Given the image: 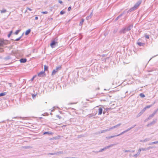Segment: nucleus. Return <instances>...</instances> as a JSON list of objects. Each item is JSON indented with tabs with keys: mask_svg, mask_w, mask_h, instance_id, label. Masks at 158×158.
Instances as JSON below:
<instances>
[{
	"mask_svg": "<svg viewBox=\"0 0 158 158\" xmlns=\"http://www.w3.org/2000/svg\"><path fill=\"white\" fill-rule=\"evenodd\" d=\"M142 2V0H139L134 5V6L128 10L127 11L128 13H130L132 11H133L135 10L139 6V5L141 4Z\"/></svg>",
	"mask_w": 158,
	"mask_h": 158,
	"instance_id": "1",
	"label": "nucleus"
},
{
	"mask_svg": "<svg viewBox=\"0 0 158 158\" xmlns=\"http://www.w3.org/2000/svg\"><path fill=\"white\" fill-rule=\"evenodd\" d=\"M121 123H119L115 126H114L112 127H110L109 128L107 129L106 130H102L101 131H100L99 132V134L102 133H105L108 131H110V130H112V129L115 128H116V127L120 126V125H121Z\"/></svg>",
	"mask_w": 158,
	"mask_h": 158,
	"instance_id": "2",
	"label": "nucleus"
},
{
	"mask_svg": "<svg viewBox=\"0 0 158 158\" xmlns=\"http://www.w3.org/2000/svg\"><path fill=\"white\" fill-rule=\"evenodd\" d=\"M57 40L58 39L57 38H55L52 41V42L50 44V46L52 48H54L56 46V45L58 44Z\"/></svg>",
	"mask_w": 158,
	"mask_h": 158,
	"instance_id": "3",
	"label": "nucleus"
},
{
	"mask_svg": "<svg viewBox=\"0 0 158 158\" xmlns=\"http://www.w3.org/2000/svg\"><path fill=\"white\" fill-rule=\"evenodd\" d=\"M61 68V66L57 67L55 69H54L53 70L52 73V75H54L56 74V73L58 72V70L59 69H60Z\"/></svg>",
	"mask_w": 158,
	"mask_h": 158,
	"instance_id": "4",
	"label": "nucleus"
},
{
	"mask_svg": "<svg viewBox=\"0 0 158 158\" xmlns=\"http://www.w3.org/2000/svg\"><path fill=\"white\" fill-rule=\"evenodd\" d=\"M127 28L126 27H125L124 28H122L120 31H119V33L120 34H125L127 31H128V30H127Z\"/></svg>",
	"mask_w": 158,
	"mask_h": 158,
	"instance_id": "5",
	"label": "nucleus"
},
{
	"mask_svg": "<svg viewBox=\"0 0 158 158\" xmlns=\"http://www.w3.org/2000/svg\"><path fill=\"white\" fill-rule=\"evenodd\" d=\"M45 75V73L44 71H42L38 73V76L40 77H42Z\"/></svg>",
	"mask_w": 158,
	"mask_h": 158,
	"instance_id": "6",
	"label": "nucleus"
},
{
	"mask_svg": "<svg viewBox=\"0 0 158 158\" xmlns=\"http://www.w3.org/2000/svg\"><path fill=\"white\" fill-rule=\"evenodd\" d=\"M133 27V25L131 24L129 26H128L127 27H127V30H128V31H129L131 30V29Z\"/></svg>",
	"mask_w": 158,
	"mask_h": 158,
	"instance_id": "7",
	"label": "nucleus"
},
{
	"mask_svg": "<svg viewBox=\"0 0 158 158\" xmlns=\"http://www.w3.org/2000/svg\"><path fill=\"white\" fill-rule=\"evenodd\" d=\"M93 15V11H92L91 12V13H90V15L89 16H87L86 17V19L88 20H89L91 18Z\"/></svg>",
	"mask_w": 158,
	"mask_h": 158,
	"instance_id": "8",
	"label": "nucleus"
},
{
	"mask_svg": "<svg viewBox=\"0 0 158 158\" xmlns=\"http://www.w3.org/2000/svg\"><path fill=\"white\" fill-rule=\"evenodd\" d=\"M140 153V150L139 149L138 152L136 154H135L133 155V156L135 158H136L139 155Z\"/></svg>",
	"mask_w": 158,
	"mask_h": 158,
	"instance_id": "9",
	"label": "nucleus"
},
{
	"mask_svg": "<svg viewBox=\"0 0 158 158\" xmlns=\"http://www.w3.org/2000/svg\"><path fill=\"white\" fill-rule=\"evenodd\" d=\"M27 60L26 58H21L20 60L21 63H24L26 62Z\"/></svg>",
	"mask_w": 158,
	"mask_h": 158,
	"instance_id": "10",
	"label": "nucleus"
},
{
	"mask_svg": "<svg viewBox=\"0 0 158 158\" xmlns=\"http://www.w3.org/2000/svg\"><path fill=\"white\" fill-rule=\"evenodd\" d=\"M156 123V121H155V120H153L152 122H151L150 123L148 124H147V126L148 127H149L150 126H151L153 124H155V123Z\"/></svg>",
	"mask_w": 158,
	"mask_h": 158,
	"instance_id": "11",
	"label": "nucleus"
},
{
	"mask_svg": "<svg viewBox=\"0 0 158 158\" xmlns=\"http://www.w3.org/2000/svg\"><path fill=\"white\" fill-rule=\"evenodd\" d=\"M156 113H157L156 111L155 110L152 114L150 115L149 116V118H152L154 116V115L156 114Z\"/></svg>",
	"mask_w": 158,
	"mask_h": 158,
	"instance_id": "12",
	"label": "nucleus"
},
{
	"mask_svg": "<svg viewBox=\"0 0 158 158\" xmlns=\"http://www.w3.org/2000/svg\"><path fill=\"white\" fill-rule=\"evenodd\" d=\"M52 134H53V133H52L51 131H46V132H44L43 133V135H46V134H48V135H52Z\"/></svg>",
	"mask_w": 158,
	"mask_h": 158,
	"instance_id": "13",
	"label": "nucleus"
},
{
	"mask_svg": "<svg viewBox=\"0 0 158 158\" xmlns=\"http://www.w3.org/2000/svg\"><path fill=\"white\" fill-rule=\"evenodd\" d=\"M102 112V109L101 108H99L98 109V114L100 115H101Z\"/></svg>",
	"mask_w": 158,
	"mask_h": 158,
	"instance_id": "14",
	"label": "nucleus"
},
{
	"mask_svg": "<svg viewBox=\"0 0 158 158\" xmlns=\"http://www.w3.org/2000/svg\"><path fill=\"white\" fill-rule=\"evenodd\" d=\"M137 44H138L139 46H143L145 45L144 43H142L141 42H138L137 43Z\"/></svg>",
	"mask_w": 158,
	"mask_h": 158,
	"instance_id": "15",
	"label": "nucleus"
},
{
	"mask_svg": "<svg viewBox=\"0 0 158 158\" xmlns=\"http://www.w3.org/2000/svg\"><path fill=\"white\" fill-rule=\"evenodd\" d=\"M31 31V30L30 29H29L28 30H27L26 32H25V34L26 35H28Z\"/></svg>",
	"mask_w": 158,
	"mask_h": 158,
	"instance_id": "16",
	"label": "nucleus"
},
{
	"mask_svg": "<svg viewBox=\"0 0 158 158\" xmlns=\"http://www.w3.org/2000/svg\"><path fill=\"white\" fill-rule=\"evenodd\" d=\"M84 19H81V21L80 22V23H79V25L80 26H82V25L83 24V23H84Z\"/></svg>",
	"mask_w": 158,
	"mask_h": 158,
	"instance_id": "17",
	"label": "nucleus"
},
{
	"mask_svg": "<svg viewBox=\"0 0 158 158\" xmlns=\"http://www.w3.org/2000/svg\"><path fill=\"white\" fill-rule=\"evenodd\" d=\"M151 139L150 138H147L145 139H144L143 140V142H146L147 141H148L149 140H150Z\"/></svg>",
	"mask_w": 158,
	"mask_h": 158,
	"instance_id": "18",
	"label": "nucleus"
},
{
	"mask_svg": "<svg viewBox=\"0 0 158 158\" xmlns=\"http://www.w3.org/2000/svg\"><path fill=\"white\" fill-rule=\"evenodd\" d=\"M156 143H158V141H155V142H151V143H148V144L151 145L153 144H156Z\"/></svg>",
	"mask_w": 158,
	"mask_h": 158,
	"instance_id": "19",
	"label": "nucleus"
},
{
	"mask_svg": "<svg viewBox=\"0 0 158 158\" xmlns=\"http://www.w3.org/2000/svg\"><path fill=\"white\" fill-rule=\"evenodd\" d=\"M6 92H3L0 94V97L4 96L6 95Z\"/></svg>",
	"mask_w": 158,
	"mask_h": 158,
	"instance_id": "20",
	"label": "nucleus"
},
{
	"mask_svg": "<svg viewBox=\"0 0 158 158\" xmlns=\"http://www.w3.org/2000/svg\"><path fill=\"white\" fill-rule=\"evenodd\" d=\"M48 67L46 65L44 66V71L48 70Z\"/></svg>",
	"mask_w": 158,
	"mask_h": 158,
	"instance_id": "21",
	"label": "nucleus"
},
{
	"mask_svg": "<svg viewBox=\"0 0 158 158\" xmlns=\"http://www.w3.org/2000/svg\"><path fill=\"white\" fill-rule=\"evenodd\" d=\"M139 95L141 98H144L145 97V95L144 94H143V93H140L139 94Z\"/></svg>",
	"mask_w": 158,
	"mask_h": 158,
	"instance_id": "22",
	"label": "nucleus"
},
{
	"mask_svg": "<svg viewBox=\"0 0 158 158\" xmlns=\"http://www.w3.org/2000/svg\"><path fill=\"white\" fill-rule=\"evenodd\" d=\"M6 11H6V10L3 9H2V10H1V13H5V12H6Z\"/></svg>",
	"mask_w": 158,
	"mask_h": 158,
	"instance_id": "23",
	"label": "nucleus"
},
{
	"mask_svg": "<svg viewBox=\"0 0 158 158\" xmlns=\"http://www.w3.org/2000/svg\"><path fill=\"white\" fill-rule=\"evenodd\" d=\"M10 59V57L9 56H7L4 58V59H5L6 60H9Z\"/></svg>",
	"mask_w": 158,
	"mask_h": 158,
	"instance_id": "24",
	"label": "nucleus"
},
{
	"mask_svg": "<svg viewBox=\"0 0 158 158\" xmlns=\"http://www.w3.org/2000/svg\"><path fill=\"white\" fill-rule=\"evenodd\" d=\"M126 132H125V131H123L120 134H118V135H116V137L117 136H119L120 135H121L123 134H124V133H126Z\"/></svg>",
	"mask_w": 158,
	"mask_h": 158,
	"instance_id": "25",
	"label": "nucleus"
},
{
	"mask_svg": "<svg viewBox=\"0 0 158 158\" xmlns=\"http://www.w3.org/2000/svg\"><path fill=\"white\" fill-rule=\"evenodd\" d=\"M143 113H142L141 112H140L137 115L136 117L137 118L139 117L140 116H141Z\"/></svg>",
	"mask_w": 158,
	"mask_h": 158,
	"instance_id": "26",
	"label": "nucleus"
},
{
	"mask_svg": "<svg viewBox=\"0 0 158 158\" xmlns=\"http://www.w3.org/2000/svg\"><path fill=\"white\" fill-rule=\"evenodd\" d=\"M48 155H57V153H56V152L50 153L48 154Z\"/></svg>",
	"mask_w": 158,
	"mask_h": 158,
	"instance_id": "27",
	"label": "nucleus"
},
{
	"mask_svg": "<svg viewBox=\"0 0 158 158\" xmlns=\"http://www.w3.org/2000/svg\"><path fill=\"white\" fill-rule=\"evenodd\" d=\"M13 32L12 31H10V33L8 35V37H10Z\"/></svg>",
	"mask_w": 158,
	"mask_h": 158,
	"instance_id": "28",
	"label": "nucleus"
},
{
	"mask_svg": "<svg viewBox=\"0 0 158 158\" xmlns=\"http://www.w3.org/2000/svg\"><path fill=\"white\" fill-rule=\"evenodd\" d=\"M152 105H150L147 106H145V108H146V109H147L150 108L151 106H152Z\"/></svg>",
	"mask_w": 158,
	"mask_h": 158,
	"instance_id": "29",
	"label": "nucleus"
},
{
	"mask_svg": "<svg viewBox=\"0 0 158 158\" xmlns=\"http://www.w3.org/2000/svg\"><path fill=\"white\" fill-rule=\"evenodd\" d=\"M124 12H125V11L123 12L120 15H119L118 16V18H119L120 17H121L122 16H123L124 14Z\"/></svg>",
	"mask_w": 158,
	"mask_h": 158,
	"instance_id": "30",
	"label": "nucleus"
},
{
	"mask_svg": "<svg viewBox=\"0 0 158 158\" xmlns=\"http://www.w3.org/2000/svg\"><path fill=\"white\" fill-rule=\"evenodd\" d=\"M124 12H125V11L123 12L120 15H119L118 16V18H119L120 17H121L122 16H123L124 14Z\"/></svg>",
	"mask_w": 158,
	"mask_h": 158,
	"instance_id": "31",
	"label": "nucleus"
},
{
	"mask_svg": "<svg viewBox=\"0 0 158 158\" xmlns=\"http://www.w3.org/2000/svg\"><path fill=\"white\" fill-rule=\"evenodd\" d=\"M124 12H125V11L123 12L120 15H119L118 16V18H119L120 17H121L122 16H123L124 14Z\"/></svg>",
	"mask_w": 158,
	"mask_h": 158,
	"instance_id": "32",
	"label": "nucleus"
},
{
	"mask_svg": "<svg viewBox=\"0 0 158 158\" xmlns=\"http://www.w3.org/2000/svg\"><path fill=\"white\" fill-rule=\"evenodd\" d=\"M56 153H57V155L59 154H63V152L62 151H60L56 152Z\"/></svg>",
	"mask_w": 158,
	"mask_h": 158,
	"instance_id": "33",
	"label": "nucleus"
},
{
	"mask_svg": "<svg viewBox=\"0 0 158 158\" xmlns=\"http://www.w3.org/2000/svg\"><path fill=\"white\" fill-rule=\"evenodd\" d=\"M60 136L59 135H58L56 137H53V139H59Z\"/></svg>",
	"mask_w": 158,
	"mask_h": 158,
	"instance_id": "34",
	"label": "nucleus"
},
{
	"mask_svg": "<svg viewBox=\"0 0 158 158\" xmlns=\"http://www.w3.org/2000/svg\"><path fill=\"white\" fill-rule=\"evenodd\" d=\"M20 31V30H17L15 32V35H18L19 33V32Z\"/></svg>",
	"mask_w": 158,
	"mask_h": 158,
	"instance_id": "35",
	"label": "nucleus"
},
{
	"mask_svg": "<svg viewBox=\"0 0 158 158\" xmlns=\"http://www.w3.org/2000/svg\"><path fill=\"white\" fill-rule=\"evenodd\" d=\"M147 109L145 108V107H144L143 109L141 111V112H142V113H143L145 111V110Z\"/></svg>",
	"mask_w": 158,
	"mask_h": 158,
	"instance_id": "36",
	"label": "nucleus"
},
{
	"mask_svg": "<svg viewBox=\"0 0 158 158\" xmlns=\"http://www.w3.org/2000/svg\"><path fill=\"white\" fill-rule=\"evenodd\" d=\"M147 109L145 108V107H144L143 109L141 111V112H142V113H143L145 111V110Z\"/></svg>",
	"mask_w": 158,
	"mask_h": 158,
	"instance_id": "37",
	"label": "nucleus"
},
{
	"mask_svg": "<svg viewBox=\"0 0 158 158\" xmlns=\"http://www.w3.org/2000/svg\"><path fill=\"white\" fill-rule=\"evenodd\" d=\"M116 137V135H113V136H110L108 137H106V138H108V139H110V138H112L113 137Z\"/></svg>",
	"mask_w": 158,
	"mask_h": 158,
	"instance_id": "38",
	"label": "nucleus"
},
{
	"mask_svg": "<svg viewBox=\"0 0 158 158\" xmlns=\"http://www.w3.org/2000/svg\"><path fill=\"white\" fill-rule=\"evenodd\" d=\"M139 149H140V151H146L147 150V149H146V148H139Z\"/></svg>",
	"mask_w": 158,
	"mask_h": 158,
	"instance_id": "39",
	"label": "nucleus"
},
{
	"mask_svg": "<svg viewBox=\"0 0 158 158\" xmlns=\"http://www.w3.org/2000/svg\"><path fill=\"white\" fill-rule=\"evenodd\" d=\"M65 13V12L63 10H61L60 12V15H62Z\"/></svg>",
	"mask_w": 158,
	"mask_h": 158,
	"instance_id": "40",
	"label": "nucleus"
},
{
	"mask_svg": "<svg viewBox=\"0 0 158 158\" xmlns=\"http://www.w3.org/2000/svg\"><path fill=\"white\" fill-rule=\"evenodd\" d=\"M153 148V147H152L150 146V147H148L146 149H147V150H148L150 149H152V148Z\"/></svg>",
	"mask_w": 158,
	"mask_h": 158,
	"instance_id": "41",
	"label": "nucleus"
},
{
	"mask_svg": "<svg viewBox=\"0 0 158 158\" xmlns=\"http://www.w3.org/2000/svg\"><path fill=\"white\" fill-rule=\"evenodd\" d=\"M56 117H57L58 118H59V119H61V116H60L59 115H56Z\"/></svg>",
	"mask_w": 158,
	"mask_h": 158,
	"instance_id": "42",
	"label": "nucleus"
},
{
	"mask_svg": "<svg viewBox=\"0 0 158 158\" xmlns=\"http://www.w3.org/2000/svg\"><path fill=\"white\" fill-rule=\"evenodd\" d=\"M23 148H26V149L30 148H31V147L30 146H26L24 147Z\"/></svg>",
	"mask_w": 158,
	"mask_h": 158,
	"instance_id": "43",
	"label": "nucleus"
},
{
	"mask_svg": "<svg viewBox=\"0 0 158 158\" xmlns=\"http://www.w3.org/2000/svg\"><path fill=\"white\" fill-rule=\"evenodd\" d=\"M41 13L43 14H47L48 13V12L47 11H43L41 12Z\"/></svg>",
	"mask_w": 158,
	"mask_h": 158,
	"instance_id": "44",
	"label": "nucleus"
},
{
	"mask_svg": "<svg viewBox=\"0 0 158 158\" xmlns=\"http://www.w3.org/2000/svg\"><path fill=\"white\" fill-rule=\"evenodd\" d=\"M21 39V37H19L17 39H15V41H19Z\"/></svg>",
	"mask_w": 158,
	"mask_h": 158,
	"instance_id": "45",
	"label": "nucleus"
},
{
	"mask_svg": "<svg viewBox=\"0 0 158 158\" xmlns=\"http://www.w3.org/2000/svg\"><path fill=\"white\" fill-rule=\"evenodd\" d=\"M131 130V129L130 127V128H129L128 129H127L126 130H125V131L126 132L129 131Z\"/></svg>",
	"mask_w": 158,
	"mask_h": 158,
	"instance_id": "46",
	"label": "nucleus"
},
{
	"mask_svg": "<svg viewBox=\"0 0 158 158\" xmlns=\"http://www.w3.org/2000/svg\"><path fill=\"white\" fill-rule=\"evenodd\" d=\"M105 150V149H104V148H103L101 149L98 152H102L103 151H104Z\"/></svg>",
	"mask_w": 158,
	"mask_h": 158,
	"instance_id": "47",
	"label": "nucleus"
},
{
	"mask_svg": "<svg viewBox=\"0 0 158 158\" xmlns=\"http://www.w3.org/2000/svg\"><path fill=\"white\" fill-rule=\"evenodd\" d=\"M123 151H124V152H130V150H123Z\"/></svg>",
	"mask_w": 158,
	"mask_h": 158,
	"instance_id": "48",
	"label": "nucleus"
},
{
	"mask_svg": "<svg viewBox=\"0 0 158 158\" xmlns=\"http://www.w3.org/2000/svg\"><path fill=\"white\" fill-rule=\"evenodd\" d=\"M150 118H149V117L147 119H146L145 120V122H146V121H148V120H149Z\"/></svg>",
	"mask_w": 158,
	"mask_h": 158,
	"instance_id": "49",
	"label": "nucleus"
},
{
	"mask_svg": "<svg viewBox=\"0 0 158 158\" xmlns=\"http://www.w3.org/2000/svg\"><path fill=\"white\" fill-rule=\"evenodd\" d=\"M136 126V125L135 124V125H134L133 126L131 127L130 128L131 129H132L134 128Z\"/></svg>",
	"mask_w": 158,
	"mask_h": 158,
	"instance_id": "50",
	"label": "nucleus"
},
{
	"mask_svg": "<svg viewBox=\"0 0 158 158\" xmlns=\"http://www.w3.org/2000/svg\"><path fill=\"white\" fill-rule=\"evenodd\" d=\"M58 2L59 3H60V4H63V2L61 0H58Z\"/></svg>",
	"mask_w": 158,
	"mask_h": 158,
	"instance_id": "51",
	"label": "nucleus"
},
{
	"mask_svg": "<svg viewBox=\"0 0 158 158\" xmlns=\"http://www.w3.org/2000/svg\"><path fill=\"white\" fill-rule=\"evenodd\" d=\"M71 9V6L69 7L68 9V11H70V10Z\"/></svg>",
	"mask_w": 158,
	"mask_h": 158,
	"instance_id": "52",
	"label": "nucleus"
},
{
	"mask_svg": "<svg viewBox=\"0 0 158 158\" xmlns=\"http://www.w3.org/2000/svg\"><path fill=\"white\" fill-rule=\"evenodd\" d=\"M110 146H107V147H106L104 148V149H105V150L106 149L108 148H109L110 147Z\"/></svg>",
	"mask_w": 158,
	"mask_h": 158,
	"instance_id": "53",
	"label": "nucleus"
},
{
	"mask_svg": "<svg viewBox=\"0 0 158 158\" xmlns=\"http://www.w3.org/2000/svg\"><path fill=\"white\" fill-rule=\"evenodd\" d=\"M32 97L33 98H34L35 97H36V95H35V94L34 95V94H32Z\"/></svg>",
	"mask_w": 158,
	"mask_h": 158,
	"instance_id": "54",
	"label": "nucleus"
},
{
	"mask_svg": "<svg viewBox=\"0 0 158 158\" xmlns=\"http://www.w3.org/2000/svg\"><path fill=\"white\" fill-rule=\"evenodd\" d=\"M27 9L28 10H30V11L32 10V9L29 7H27Z\"/></svg>",
	"mask_w": 158,
	"mask_h": 158,
	"instance_id": "55",
	"label": "nucleus"
},
{
	"mask_svg": "<svg viewBox=\"0 0 158 158\" xmlns=\"http://www.w3.org/2000/svg\"><path fill=\"white\" fill-rule=\"evenodd\" d=\"M145 37L146 38H147V39H149V36L148 35H146V36H145Z\"/></svg>",
	"mask_w": 158,
	"mask_h": 158,
	"instance_id": "56",
	"label": "nucleus"
},
{
	"mask_svg": "<svg viewBox=\"0 0 158 158\" xmlns=\"http://www.w3.org/2000/svg\"><path fill=\"white\" fill-rule=\"evenodd\" d=\"M119 18H118V17H117L116 18V19H115V21H117Z\"/></svg>",
	"mask_w": 158,
	"mask_h": 158,
	"instance_id": "57",
	"label": "nucleus"
},
{
	"mask_svg": "<svg viewBox=\"0 0 158 158\" xmlns=\"http://www.w3.org/2000/svg\"><path fill=\"white\" fill-rule=\"evenodd\" d=\"M21 118V117H16L13 118Z\"/></svg>",
	"mask_w": 158,
	"mask_h": 158,
	"instance_id": "58",
	"label": "nucleus"
},
{
	"mask_svg": "<svg viewBox=\"0 0 158 158\" xmlns=\"http://www.w3.org/2000/svg\"><path fill=\"white\" fill-rule=\"evenodd\" d=\"M35 77V76H34L33 77V78H32L31 79V81H33V80L34 79V78Z\"/></svg>",
	"mask_w": 158,
	"mask_h": 158,
	"instance_id": "59",
	"label": "nucleus"
},
{
	"mask_svg": "<svg viewBox=\"0 0 158 158\" xmlns=\"http://www.w3.org/2000/svg\"><path fill=\"white\" fill-rule=\"evenodd\" d=\"M35 20H37L38 19V17L37 16H36L35 17Z\"/></svg>",
	"mask_w": 158,
	"mask_h": 158,
	"instance_id": "60",
	"label": "nucleus"
},
{
	"mask_svg": "<svg viewBox=\"0 0 158 158\" xmlns=\"http://www.w3.org/2000/svg\"><path fill=\"white\" fill-rule=\"evenodd\" d=\"M117 31V30H114L113 32L114 33H115Z\"/></svg>",
	"mask_w": 158,
	"mask_h": 158,
	"instance_id": "61",
	"label": "nucleus"
},
{
	"mask_svg": "<svg viewBox=\"0 0 158 158\" xmlns=\"http://www.w3.org/2000/svg\"><path fill=\"white\" fill-rule=\"evenodd\" d=\"M24 33H23V34L22 35L20 36L19 37H21V38L22 37V36H23V35Z\"/></svg>",
	"mask_w": 158,
	"mask_h": 158,
	"instance_id": "62",
	"label": "nucleus"
},
{
	"mask_svg": "<svg viewBox=\"0 0 158 158\" xmlns=\"http://www.w3.org/2000/svg\"><path fill=\"white\" fill-rule=\"evenodd\" d=\"M53 108H54V109L53 110H51V111H54V108H55V107H54Z\"/></svg>",
	"mask_w": 158,
	"mask_h": 158,
	"instance_id": "63",
	"label": "nucleus"
},
{
	"mask_svg": "<svg viewBox=\"0 0 158 158\" xmlns=\"http://www.w3.org/2000/svg\"><path fill=\"white\" fill-rule=\"evenodd\" d=\"M54 139H53V138H51L50 139V140H54Z\"/></svg>",
	"mask_w": 158,
	"mask_h": 158,
	"instance_id": "64",
	"label": "nucleus"
}]
</instances>
